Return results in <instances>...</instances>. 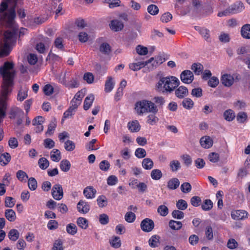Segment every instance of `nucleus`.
I'll return each mask as SVG.
<instances>
[{
	"instance_id": "20e7f679",
	"label": "nucleus",
	"mask_w": 250,
	"mask_h": 250,
	"mask_svg": "<svg viewBox=\"0 0 250 250\" xmlns=\"http://www.w3.org/2000/svg\"><path fill=\"white\" fill-rule=\"evenodd\" d=\"M150 63H152V66H156L159 64V62L158 61H154L153 58H151L148 61L146 62H139L136 63H131L129 64V67L132 70L136 71L140 70Z\"/></svg>"
},
{
	"instance_id": "f704fd0d",
	"label": "nucleus",
	"mask_w": 250,
	"mask_h": 250,
	"mask_svg": "<svg viewBox=\"0 0 250 250\" xmlns=\"http://www.w3.org/2000/svg\"><path fill=\"white\" fill-rule=\"evenodd\" d=\"M191 69L195 75H199L203 70V66L200 63H194L191 65Z\"/></svg>"
},
{
	"instance_id": "ea45409f",
	"label": "nucleus",
	"mask_w": 250,
	"mask_h": 250,
	"mask_svg": "<svg viewBox=\"0 0 250 250\" xmlns=\"http://www.w3.org/2000/svg\"><path fill=\"white\" fill-rule=\"evenodd\" d=\"M111 246L114 248H119L121 246V241L120 238L117 236H114L110 241Z\"/></svg>"
},
{
	"instance_id": "052dcab7",
	"label": "nucleus",
	"mask_w": 250,
	"mask_h": 250,
	"mask_svg": "<svg viewBox=\"0 0 250 250\" xmlns=\"http://www.w3.org/2000/svg\"><path fill=\"white\" fill-rule=\"evenodd\" d=\"M148 12L152 15H155L159 12L158 7L154 4H151L147 7Z\"/></svg>"
},
{
	"instance_id": "58836bf2",
	"label": "nucleus",
	"mask_w": 250,
	"mask_h": 250,
	"mask_svg": "<svg viewBox=\"0 0 250 250\" xmlns=\"http://www.w3.org/2000/svg\"><path fill=\"white\" fill-rule=\"evenodd\" d=\"M218 39L223 43H228L230 40L229 34L225 32H221L219 36Z\"/></svg>"
},
{
	"instance_id": "5701e85b",
	"label": "nucleus",
	"mask_w": 250,
	"mask_h": 250,
	"mask_svg": "<svg viewBox=\"0 0 250 250\" xmlns=\"http://www.w3.org/2000/svg\"><path fill=\"white\" fill-rule=\"evenodd\" d=\"M52 195L54 199L57 200H61L63 197L62 188H53Z\"/></svg>"
},
{
	"instance_id": "f03ea898",
	"label": "nucleus",
	"mask_w": 250,
	"mask_h": 250,
	"mask_svg": "<svg viewBox=\"0 0 250 250\" xmlns=\"http://www.w3.org/2000/svg\"><path fill=\"white\" fill-rule=\"evenodd\" d=\"M0 74L2 77L1 90L0 93V119H2L6 115V101L8 96L11 91V87L14 84L13 81L16 72L14 69L13 63L5 62L3 65L0 67Z\"/></svg>"
},
{
	"instance_id": "37998d69",
	"label": "nucleus",
	"mask_w": 250,
	"mask_h": 250,
	"mask_svg": "<svg viewBox=\"0 0 250 250\" xmlns=\"http://www.w3.org/2000/svg\"><path fill=\"white\" fill-rule=\"evenodd\" d=\"M247 114L244 112H240L236 116L237 121L240 123H245L247 120Z\"/></svg>"
},
{
	"instance_id": "bb28decb",
	"label": "nucleus",
	"mask_w": 250,
	"mask_h": 250,
	"mask_svg": "<svg viewBox=\"0 0 250 250\" xmlns=\"http://www.w3.org/2000/svg\"><path fill=\"white\" fill-rule=\"evenodd\" d=\"M50 157L51 160L54 162H59L61 159V152L57 149H54L51 152Z\"/></svg>"
},
{
	"instance_id": "2f4dec72",
	"label": "nucleus",
	"mask_w": 250,
	"mask_h": 250,
	"mask_svg": "<svg viewBox=\"0 0 250 250\" xmlns=\"http://www.w3.org/2000/svg\"><path fill=\"white\" fill-rule=\"evenodd\" d=\"M5 216L6 219L10 222L14 221L16 218L15 211L11 209H8L5 210Z\"/></svg>"
},
{
	"instance_id": "cd10ccee",
	"label": "nucleus",
	"mask_w": 250,
	"mask_h": 250,
	"mask_svg": "<svg viewBox=\"0 0 250 250\" xmlns=\"http://www.w3.org/2000/svg\"><path fill=\"white\" fill-rule=\"evenodd\" d=\"M194 104L193 101L190 98H185L182 102L183 107L188 110L192 109Z\"/></svg>"
},
{
	"instance_id": "6e6d98bb",
	"label": "nucleus",
	"mask_w": 250,
	"mask_h": 250,
	"mask_svg": "<svg viewBox=\"0 0 250 250\" xmlns=\"http://www.w3.org/2000/svg\"><path fill=\"white\" fill-rule=\"evenodd\" d=\"M159 121V119L154 114H150L147 116V122L150 125H155Z\"/></svg>"
},
{
	"instance_id": "864d4df0",
	"label": "nucleus",
	"mask_w": 250,
	"mask_h": 250,
	"mask_svg": "<svg viewBox=\"0 0 250 250\" xmlns=\"http://www.w3.org/2000/svg\"><path fill=\"white\" fill-rule=\"evenodd\" d=\"M158 212L162 216H166L168 213V208L165 205H161L157 208Z\"/></svg>"
},
{
	"instance_id": "13d9d810",
	"label": "nucleus",
	"mask_w": 250,
	"mask_h": 250,
	"mask_svg": "<svg viewBox=\"0 0 250 250\" xmlns=\"http://www.w3.org/2000/svg\"><path fill=\"white\" fill-rule=\"evenodd\" d=\"M176 207L180 210H185L188 207V204L186 201L180 199L176 203Z\"/></svg>"
},
{
	"instance_id": "4468645a",
	"label": "nucleus",
	"mask_w": 250,
	"mask_h": 250,
	"mask_svg": "<svg viewBox=\"0 0 250 250\" xmlns=\"http://www.w3.org/2000/svg\"><path fill=\"white\" fill-rule=\"evenodd\" d=\"M213 142L212 139L208 136L202 137L200 140V145L205 148H209L211 147Z\"/></svg>"
},
{
	"instance_id": "79ce46f5",
	"label": "nucleus",
	"mask_w": 250,
	"mask_h": 250,
	"mask_svg": "<svg viewBox=\"0 0 250 250\" xmlns=\"http://www.w3.org/2000/svg\"><path fill=\"white\" fill-rule=\"evenodd\" d=\"M27 96V89L26 88H21L19 90L17 99L19 101H23Z\"/></svg>"
},
{
	"instance_id": "de8ad7c7",
	"label": "nucleus",
	"mask_w": 250,
	"mask_h": 250,
	"mask_svg": "<svg viewBox=\"0 0 250 250\" xmlns=\"http://www.w3.org/2000/svg\"><path fill=\"white\" fill-rule=\"evenodd\" d=\"M136 219L135 214L131 211H128L125 215V220L128 223L133 222Z\"/></svg>"
},
{
	"instance_id": "4d7b16f0",
	"label": "nucleus",
	"mask_w": 250,
	"mask_h": 250,
	"mask_svg": "<svg viewBox=\"0 0 250 250\" xmlns=\"http://www.w3.org/2000/svg\"><path fill=\"white\" fill-rule=\"evenodd\" d=\"M98 205L100 208H103L107 205V202L106 197L104 196H100L97 198Z\"/></svg>"
},
{
	"instance_id": "0e129e2a",
	"label": "nucleus",
	"mask_w": 250,
	"mask_h": 250,
	"mask_svg": "<svg viewBox=\"0 0 250 250\" xmlns=\"http://www.w3.org/2000/svg\"><path fill=\"white\" fill-rule=\"evenodd\" d=\"M171 214L173 218L177 219H182L184 217V212L179 210H173Z\"/></svg>"
},
{
	"instance_id": "6ab92c4d",
	"label": "nucleus",
	"mask_w": 250,
	"mask_h": 250,
	"mask_svg": "<svg viewBox=\"0 0 250 250\" xmlns=\"http://www.w3.org/2000/svg\"><path fill=\"white\" fill-rule=\"evenodd\" d=\"M99 50L102 53L105 55H108L111 51V46L108 43L104 42L100 45Z\"/></svg>"
},
{
	"instance_id": "680f3d73",
	"label": "nucleus",
	"mask_w": 250,
	"mask_h": 250,
	"mask_svg": "<svg viewBox=\"0 0 250 250\" xmlns=\"http://www.w3.org/2000/svg\"><path fill=\"white\" fill-rule=\"evenodd\" d=\"M209 160L212 163H216L219 160V155L215 152H211L208 155Z\"/></svg>"
},
{
	"instance_id": "72a5a7b5",
	"label": "nucleus",
	"mask_w": 250,
	"mask_h": 250,
	"mask_svg": "<svg viewBox=\"0 0 250 250\" xmlns=\"http://www.w3.org/2000/svg\"><path fill=\"white\" fill-rule=\"evenodd\" d=\"M142 166L146 169H151L153 167V162L150 158H145L142 161Z\"/></svg>"
},
{
	"instance_id": "1a4fd4ad",
	"label": "nucleus",
	"mask_w": 250,
	"mask_h": 250,
	"mask_svg": "<svg viewBox=\"0 0 250 250\" xmlns=\"http://www.w3.org/2000/svg\"><path fill=\"white\" fill-rule=\"evenodd\" d=\"M135 109L139 115H142L144 113H147L146 100L137 102L135 104Z\"/></svg>"
},
{
	"instance_id": "c9c22d12",
	"label": "nucleus",
	"mask_w": 250,
	"mask_h": 250,
	"mask_svg": "<svg viewBox=\"0 0 250 250\" xmlns=\"http://www.w3.org/2000/svg\"><path fill=\"white\" fill-rule=\"evenodd\" d=\"M19 232L15 229H12L8 233L9 238L13 241H16L19 237Z\"/></svg>"
},
{
	"instance_id": "e433bc0d",
	"label": "nucleus",
	"mask_w": 250,
	"mask_h": 250,
	"mask_svg": "<svg viewBox=\"0 0 250 250\" xmlns=\"http://www.w3.org/2000/svg\"><path fill=\"white\" fill-rule=\"evenodd\" d=\"M38 165L41 169H45L49 167V162L45 158L42 157L39 160Z\"/></svg>"
},
{
	"instance_id": "6e6552de",
	"label": "nucleus",
	"mask_w": 250,
	"mask_h": 250,
	"mask_svg": "<svg viewBox=\"0 0 250 250\" xmlns=\"http://www.w3.org/2000/svg\"><path fill=\"white\" fill-rule=\"evenodd\" d=\"M229 7L232 14L240 13L245 9L244 3L241 1H237L235 2L233 4L229 6Z\"/></svg>"
},
{
	"instance_id": "4c0bfd02",
	"label": "nucleus",
	"mask_w": 250,
	"mask_h": 250,
	"mask_svg": "<svg viewBox=\"0 0 250 250\" xmlns=\"http://www.w3.org/2000/svg\"><path fill=\"white\" fill-rule=\"evenodd\" d=\"M153 101L157 105V107H162L166 102L165 98L162 96L154 97Z\"/></svg>"
},
{
	"instance_id": "b1692460",
	"label": "nucleus",
	"mask_w": 250,
	"mask_h": 250,
	"mask_svg": "<svg viewBox=\"0 0 250 250\" xmlns=\"http://www.w3.org/2000/svg\"><path fill=\"white\" fill-rule=\"evenodd\" d=\"M94 100V95L92 94L88 95L85 98L83 104V108L84 110H87L90 108Z\"/></svg>"
},
{
	"instance_id": "e2e57ef3",
	"label": "nucleus",
	"mask_w": 250,
	"mask_h": 250,
	"mask_svg": "<svg viewBox=\"0 0 250 250\" xmlns=\"http://www.w3.org/2000/svg\"><path fill=\"white\" fill-rule=\"evenodd\" d=\"M136 49L137 53L141 55H146L148 53V49L147 47L140 45L136 47Z\"/></svg>"
},
{
	"instance_id": "7c9ffc66",
	"label": "nucleus",
	"mask_w": 250,
	"mask_h": 250,
	"mask_svg": "<svg viewBox=\"0 0 250 250\" xmlns=\"http://www.w3.org/2000/svg\"><path fill=\"white\" fill-rule=\"evenodd\" d=\"M60 167L62 171L67 172L70 169L71 164L68 160L64 159L61 162Z\"/></svg>"
},
{
	"instance_id": "473e14b6",
	"label": "nucleus",
	"mask_w": 250,
	"mask_h": 250,
	"mask_svg": "<svg viewBox=\"0 0 250 250\" xmlns=\"http://www.w3.org/2000/svg\"><path fill=\"white\" fill-rule=\"evenodd\" d=\"M77 225L82 229H86L88 226L87 220L83 217H79L77 220Z\"/></svg>"
},
{
	"instance_id": "f8f14e48",
	"label": "nucleus",
	"mask_w": 250,
	"mask_h": 250,
	"mask_svg": "<svg viewBox=\"0 0 250 250\" xmlns=\"http://www.w3.org/2000/svg\"><path fill=\"white\" fill-rule=\"evenodd\" d=\"M221 81L225 86L230 87L234 83V78L230 74H225L222 76Z\"/></svg>"
},
{
	"instance_id": "a19ab883",
	"label": "nucleus",
	"mask_w": 250,
	"mask_h": 250,
	"mask_svg": "<svg viewBox=\"0 0 250 250\" xmlns=\"http://www.w3.org/2000/svg\"><path fill=\"white\" fill-rule=\"evenodd\" d=\"M11 160L10 155L8 153H4L0 157V163L4 166L7 165Z\"/></svg>"
},
{
	"instance_id": "9d476101",
	"label": "nucleus",
	"mask_w": 250,
	"mask_h": 250,
	"mask_svg": "<svg viewBox=\"0 0 250 250\" xmlns=\"http://www.w3.org/2000/svg\"><path fill=\"white\" fill-rule=\"evenodd\" d=\"M231 216L234 220H243L248 217V213L244 210H233L231 211Z\"/></svg>"
},
{
	"instance_id": "412c9836",
	"label": "nucleus",
	"mask_w": 250,
	"mask_h": 250,
	"mask_svg": "<svg viewBox=\"0 0 250 250\" xmlns=\"http://www.w3.org/2000/svg\"><path fill=\"white\" fill-rule=\"evenodd\" d=\"M97 191L95 188H84L83 194L87 199H92L95 197Z\"/></svg>"
},
{
	"instance_id": "c85d7f7f",
	"label": "nucleus",
	"mask_w": 250,
	"mask_h": 250,
	"mask_svg": "<svg viewBox=\"0 0 250 250\" xmlns=\"http://www.w3.org/2000/svg\"><path fill=\"white\" fill-rule=\"evenodd\" d=\"M223 115L225 119L229 122L232 121L235 117V114L231 109L226 110Z\"/></svg>"
},
{
	"instance_id": "0eeeda50",
	"label": "nucleus",
	"mask_w": 250,
	"mask_h": 250,
	"mask_svg": "<svg viewBox=\"0 0 250 250\" xmlns=\"http://www.w3.org/2000/svg\"><path fill=\"white\" fill-rule=\"evenodd\" d=\"M90 205L88 202L84 200H81L77 205L78 211L82 214H86L90 210Z\"/></svg>"
},
{
	"instance_id": "c756f323",
	"label": "nucleus",
	"mask_w": 250,
	"mask_h": 250,
	"mask_svg": "<svg viewBox=\"0 0 250 250\" xmlns=\"http://www.w3.org/2000/svg\"><path fill=\"white\" fill-rule=\"evenodd\" d=\"M170 228L173 230H179L182 228V223L180 221L171 220L168 223Z\"/></svg>"
},
{
	"instance_id": "a18cd8bd",
	"label": "nucleus",
	"mask_w": 250,
	"mask_h": 250,
	"mask_svg": "<svg viewBox=\"0 0 250 250\" xmlns=\"http://www.w3.org/2000/svg\"><path fill=\"white\" fill-rule=\"evenodd\" d=\"M57 126V121L56 119L54 118L50 121V124L48 125V129L46 133L52 134L53 131L55 130Z\"/></svg>"
},
{
	"instance_id": "bf43d9fd",
	"label": "nucleus",
	"mask_w": 250,
	"mask_h": 250,
	"mask_svg": "<svg viewBox=\"0 0 250 250\" xmlns=\"http://www.w3.org/2000/svg\"><path fill=\"white\" fill-rule=\"evenodd\" d=\"M135 155L138 158H143L146 156V153L145 149L138 148L135 150Z\"/></svg>"
},
{
	"instance_id": "7ed1b4c3",
	"label": "nucleus",
	"mask_w": 250,
	"mask_h": 250,
	"mask_svg": "<svg viewBox=\"0 0 250 250\" xmlns=\"http://www.w3.org/2000/svg\"><path fill=\"white\" fill-rule=\"evenodd\" d=\"M180 84V81L175 76L160 77L156 84V89L162 93L172 92Z\"/></svg>"
},
{
	"instance_id": "3c124183",
	"label": "nucleus",
	"mask_w": 250,
	"mask_h": 250,
	"mask_svg": "<svg viewBox=\"0 0 250 250\" xmlns=\"http://www.w3.org/2000/svg\"><path fill=\"white\" fill-rule=\"evenodd\" d=\"M16 175L17 178L21 181H26L28 179L27 174L24 171L21 170L17 171Z\"/></svg>"
},
{
	"instance_id": "393cba45",
	"label": "nucleus",
	"mask_w": 250,
	"mask_h": 250,
	"mask_svg": "<svg viewBox=\"0 0 250 250\" xmlns=\"http://www.w3.org/2000/svg\"><path fill=\"white\" fill-rule=\"evenodd\" d=\"M160 237L157 235L152 236L148 240L149 245L152 248H156L158 246Z\"/></svg>"
},
{
	"instance_id": "2eb2a0df",
	"label": "nucleus",
	"mask_w": 250,
	"mask_h": 250,
	"mask_svg": "<svg viewBox=\"0 0 250 250\" xmlns=\"http://www.w3.org/2000/svg\"><path fill=\"white\" fill-rule=\"evenodd\" d=\"M109 25L111 30L116 32L121 31L124 28L123 23L118 20L111 21Z\"/></svg>"
},
{
	"instance_id": "c03bdc74",
	"label": "nucleus",
	"mask_w": 250,
	"mask_h": 250,
	"mask_svg": "<svg viewBox=\"0 0 250 250\" xmlns=\"http://www.w3.org/2000/svg\"><path fill=\"white\" fill-rule=\"evenodd\" d=\"M66 231L71 235H74L77 232V228L74 224H69L66 226Z\"/></svg>"
},
{
	"instance_id": "774afa93",
	"label": "nucleus",
	"mask_w": 250,
	"mask_h": 250,
	"mask_svg": "<svg viewBox=\"0 0 250 250\" xmlns=\"http://www.w3.org/2000/svg\"><path fill=\"white\" fill-rule=\"evenodd\" d=\"M100 168L103 171H107L110 167L109 163L106 160H103L99 164Z\"/></svg>"
},
{
	"instance_id": "5fc2aeb1",
	"label": "nucleus",
	"mask_w": 250,
	"mask_h": 250,
	"mask_svg": "<svg viewBox=\"0 0 250 250\" xmlns=\"http://www.w3.org/2000/svg\"><path fill=\"white\" fill-rule=\"evenodd\" d=\"M180 182L177 178H174L170 180L167 183L168 188H178Z\"/></svg>"
},
{
	"instance_id": "09e8293b",
	"label": "nucleus",
	"mask_w": 250,
	"mask_h": 250,
	"mask_svg": "<svg viewBox=\"0 0 250 250\" xmlns=\"http://www.w3.org/2000/svg\"><path fill=\"white\" fill-rule=\"evenodd\" d=\"M64 148L68 151H72L75 148V144L72 141L68 140L64 143Z\"/></svg>"
},
{
	"instance_id": "8fccbe9b",
	"label": "nucleus",
	"mask_w": 250,
	"mask_h": 250,
	"mask_svg": "<svg viewBox=\"0 0 250 250\" xmlns=\"http://www.w3.org/2000/svg\"><path fill=\"white\" fill-rule=\"evenodd\" d=\"M129 186L133 188H146V185L142 182H140L137 179L133 180L130 183Z\"/></svg>"
},
{
	"instance_id": "423d86ee",
	"label": "nucleus",
	"mask_w": 250,
	"mask_h": 250,
	"mask_svg": "<svg viewBox=\"0 0 250 250\" xmlns=\"http://www.w3.org/2000/svg\"><path fill=\"white\" fill-rule=\"evenodd\" d=\"M140 226L142 230L148 232L154 229V223L152 220L146 218L141 222Z\"/></svg>"
},
{
	"instance_id": "338daca9",
	"label": "nucleus",
	"mask_w": 250,
	"mask_h": 250,
	"mask_svg": "<svg viewBox=\"0 0 250 250\" xmlns=\"http://www.w3.org/2000/svg\"><path fill=\"white\" fill-rule=\"evenodd\" d=\"M169 165L172 171H176L180 167V163L177 160L172 161Z\"/></svg>"
},
{
	"instance_id": "f3484780",
	"label": "nucleus",
	"mask_w": 250,
	"mask_h": 250,
	"mask_svg": "<svg viewBox=\"0 0 250 250\" xmlns=\"http://www.w3.org/2000/svg\"><path fill=\"white\" fill-rule=\"evenodd\" d=\"M241 35L244 39H250V24H246L241 27Z\"/></svg>"
},
{
	"instance_id": "603ef678",
	"label": "nucleus",
	"mask_w": 250,
	"mask_h": 250,
	"mask_svg": "<svg viewBox=\"0 0 250 250\" xmlns=\"http://www.w3.org/2000/svg\"><path fill=\"white\" fill-rule=\"evenodd\" d=\"M191 95L193 97L200 98L203 95V90L200 87L193 88L191 90Z\"/></svg>"
},
{
	"instance_id": "4be33fe9",
	"label": "nucleus",
	"mask_w": 250,
	"mask_h": 250,
	"mask_svg": "<svg viewBox=\"0 0 250 250\" xmlns=\"http://www.w3.org/2000/svg\"><path fill=\"white\" fill-rule=\"evenodd\" d=\"M107 79L105 83L104 90L106 92H109L113 89L114 83L111 77L109 76Z\"/></svg>"
},
{
	"instance_id": "dca6fc26",
	"label": "nucleus",
	"mask_w": 250,
	"mask_h": 250,
	"mask_svg": "<svg viewBox=\"0 0 250 250\" xmlns=\"http://www.w3.org/2000/svg\"><path fill=\"white\" fill-rule=\"evenodd\" d=\"M23 111L18 107H14L11 109L10 112V118L15 119L18 117H23Z\"/></svg>"
},
{
	"instance_id": "ddd939ff",
	"label": "nucleus",
	"mask_w": 250,
	"mask_h": 250,
	"mask_svg": "<svg viewBox=\"0 0 250 250\" xmlns=\"http://www.w3.org/2000/svg\"><path fill=\"white\" fill-rule=\"evenodd\" d=\"M194 28L196 31L199 32L201 35L206 41L208 42H210L211 41L209 34L210 32L208 29L197 26H195Z\"/></svg>"
},
{
	"instance_id": "aec40b11",
	"label": "nucleus",
	"mask_w": 250,
	"mask_h": 250,
	"mask_svg": "<svg viewBox=\"0 0 250 250\" xmlns=\"http://www.w3.org/2000/svg\"><path fill=\"white\" fill-rule=\"evenodd\" d=\"M146 105H147V113L150 112L153 114H156L158 111V109L157 105L155 104L154 103L150 101L146 100Z\"/></svg>"
},
{
	"instance_id": "69168bd1",
	"label": "nucleus",
	"mask_w": 250,
	"mask_h": 250,
	"mask_svg": "<svg viewBox=\"0 0 250 250\" xmlns=\"http://www.w3.org/2000/svg\"><path fill=\"white\" fill-rule=\"evenodd\" d=\"M202 200L199 196H193L190 199L191 204L194 207H198L200 205Z\"/></svg>"
},
{
	"instance_id": "49530a36",
	"label": "nucleus",
	"mask_w": 250,
	"mask_h": 250,
	"mask_svg": "<svg viewBox=\"0 0 250 250\" xmlns=\"http://www.w3.org/2000/svg\"><path fill=\"white\" fill-rule=\"evenodd\" d=\"M162 173L159 169H153L151 172V177L154 180H159L162 177Z\"/></svg>"
},
{
	"instance_id": "39448f33",
	"label": "nucleus",
	"mask_w": 250,
	"mask_h": 250,
	"mask_svg": "<svg viewBox=\"0 0 250 250\" xmlns=\"http://www.w3.org/2000/svg\"><path fill=\"white\" fill-rule=\"evenodd\" d=\"M180 79L183 83L189 84L194 80V75L191 71L186 70L181 73Z\"/></svg>"
},
{
	"instance_id": "9b49d317",
	"label": "nucleus",
	"mask_w": 250,
	"mask_h": 250,
	"mask_svg": "<svg viewBox=\"0 0 250 250\" xmlns=\"http://www.w3.org/2000/svg\"><path fill=\"white\" fill-rule=\"evenodd\" d=\"M175 95L179 99L184 98L188 95V89L185 86H180L175 88Z\"/></svg>"
},
{
	"instance_id": "f257e3e1",
	"label": "nucleus",
	"mask_w": 250,
	"mask_h": 250,
	"mask_svg": "<svg viewBox=\"0 0 250 250\" xmlns=\"http://www.w3.org/2000/svg\"><path fill=\"white\" fill-rule=\"evenodd\" d=\"M0 5V21L2 25L9 28L3 34L0 45V58L8 56L17 39L18 28L14 19L16 16L15 7L22 4V0H6Z\"/></svg>"
},
{
	"instance_id": "a211bd4d",
	"label": "nucleus",
	"mask_w": 250,
	"mask_h": 250,
	"mask_svg": "<svg viewBox=\"0 0 250 250\" xmlns=\"http://www.w3.org/2000/svg\"><path fill=\"white\" fill-rule=\"evenodd\" d=\"M127 127L130 131L132 132H137L140 130L141 126L138 121L134 120L128 123Z\"/></svg>"
},
{
	"instance_id": "a878e982",
	"label": "nucleus",
	"mask_w": 250,
	"mask_h": 250,
	"mask_svg": "<svg viewBox=\"0 0 250 250\" xmlns=\"http://www.w3.org/2000/svg\"><path fill=\"white\" fill-rule=\"evenodd\" d=\"M213 205V202L210 199H206L203 201L201 208L204 211H209L212 208Z\"/></svg>"
}]
</instances>
